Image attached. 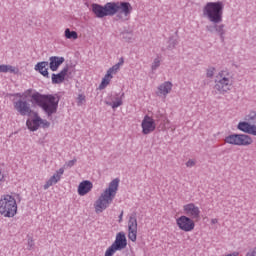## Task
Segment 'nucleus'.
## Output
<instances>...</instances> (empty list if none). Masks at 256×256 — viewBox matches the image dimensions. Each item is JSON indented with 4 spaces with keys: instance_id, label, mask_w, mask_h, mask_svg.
Returning a JSON list of instances; mask_svg holds the SVG:
<instances>
[{
    "instance_id": "72a5a7b5",
    "label": "nucleus",
    "mask_w": 256,
    "mask_h": 256,
    "mask_svg": "<svg viewBox=\"0 0 256 256\" xmlns=\"http://www.w3.org/2000/svg\"><path fill=\"white\" fill-rule=\"evenodd\" d=\"M256 119V112H250L246 117L245 121H248V123H251V121H255Z\"/></svg>"
},
{
    "instance_id": "393cba45",
    "label": "nucleus",
    "mask_w": 256,
    "mask_h": 256,
    "mask_svg": "<svg viewBox=\"0 0 256 256\" xmlns=\"http://www.w3.org/2000/svg\"><path fill=\"white\" fill-rule=\"evenodd\" d=\"M19 70L15 66L2 64L0 65V73H17Z\"/></svg>"
},
{
    "instance_id": "aec40b11",
    "label": "nucleus",
    "mask_w": 256,
    "mask_h": 256,
    "mask_svg": "<svg viewBox=\"0 0 256 256\" xmlns=\"http://www.w3.org/2000/svg\"><path fill=\"white\" fill-rule=\"evenodd\" d=\"M91 189H93V183L89 180H84L78 185V195L85 197L87 193H90Z\"/></svg>"
},
{
    "instance_id": "6ab92c4d",
    "label": "nucleus",
    "mask_w": 256,
    "mask_h": 256,
    "mask_svg": "<svg viewBox=\"0 0 256 256\" xmlns=\"http://www.w3.org/2000/svg\"><path fill=\"white\" fill-rule=\"evenodd\" d=\"M237 129L248 135H254L256 137V125L249 122H239Z\"/></svg>"
},
{
    "instance_id": "dca6fc26",
    "label": "nucleus",
    "mask_w": 256,
    "mask_h": 256,
    "mask_svg": "<svg viewBox=\"0 0 256 256\" xmlns=\"http://www.w3.org/2000/svg\"><path fill=\"white\" fill-rule=\"evenodd\" d=\"M63 173H65V168H60L59 170H57L50 177V179L46 181V183L43 186V189L47 191L49 187H53V185H57V183L61 181V176L63 175Z\"/></svg>"
},
{
    "instance_id": "cd10ccee",
    "label": "nucleus",
    "mask_w": 256,
    "mask_h": 256,
    "mask_svg": "<svg viewBox=\"0 0 256 256\" xmlns=\"http://www.w3.org/2000/svg\"><path fill=\"white\" fill-rule=\"evenodd\" d=\"M112 79H113V75L106 73L104 76V79H102L99 89H105V87H107V85L111 83Z\"/></svg>"
},
{
    "instance_id": "58836bf2",
    "label": "nucleus",
    "mask_w": 256,
    "mask_h": 256,
    "mask_svg": "<svg viewBox=\"0 0 256 256\" xmlns=\"http://www.w3.org/2000/svg\"><path fill=\"white\" fill-rule=\"evenodd\" d=\"M246 256H256V246L251 248L247 253Z\"/></svg>"
},
{
    "instance_id": "7ed1b4c3",
    "label": "nucleus",
    "mask_w": 256,
    "mask_h": 256,
    "mask_svg": "<svg viewBox=\"0 0 256 256\" xmlns=\"http://www.w3.org/2000/svg\"><path fill=\"white\" fill-rule=\"evenodd\" d=\"M225 4L221 1L207 2L202 8V14L210 23H223Z\"/></svg>"
},
{
    "instance_id": "c85d7f7f",
    "label": "nucleus",
    "mask_w": 256,
    "mask_h": 256,
    "mask_svg": "<svg viewBox=\"0 0 256 256\" xmlns=\"http://www.w3.org/2000/svg\"><path fill=\"white\" fill-rule=\"evenodd\" d=\"M16 96L23 98V99H29V97H31V99H33V89H28V90L24 91L22 94L17 93Z\"/></svg>"
},
{
    "instance_id": "423d86ee",
    "label": "nucleus",
    "mask_w": 256,
    "mask_h": 256,
    "mask_svg": "<svg viewBox=\"0 0 256 256\" xmlns=\"http://www.w3.org/2000/svg\"><path fill=\"white\" fill-rule=\"evenodd\" d=\"M112 17L116 15L117 21H129L133 6L129 2H111Z\"/></svg>"
},
{
    "instance_id": "4be33fe9",
    "label": "nucleus",
    "mask_w": 256,
    "mask_h": 256,
    "mask_svg": "<svg viewBox=\"0 0 256 256\" xmlns=\"http://www.w3.org/2000/svg\"><path fill=\"white\" fill-rule=\"evenodd\" d=\"M69 72V66L64 67L58 74H52V83L53 85H59L65 81V77Z\"/></svg>"
},
{
    "instance_id": "c9c22d12",
    "label": "nucleus",
    "mask_w": 256,
    "mask_h": 256,
    "mask_svg": "<svg viewBox=\"0 0 256 256\" xmlns=\"http://www.w3.org/2000/svg\"><path fill=\"white\" fill-rule=\"evenodd\" d=\"M177 45H179V41H177L176 39L170 38L168 47L170 49H175Z\"/></svg>"
},
{
    "instance_id": "5701e85b",
    "label": "nucleus",
    "mask_w": 256,
    "mask_h": 256,
    "mask_svg": "<svg viewBox=\"0 0 256 256\" xmlns=\"http://www.w3.org/2000/svg\"><path fill=\"white\" fill-rule=\"evenodd\" d=\"M63 63H65L64 57L51 56L49 58V67L52 71H57V69H59Z\"/></svg>"
},
{
    "instance_id": "6e6552de",
    "label": "nucleus",
    "mask_w": 256,
    "mask_h": 256,
    "mask_svg": "<svg viewBox=\"0 0 256 256\" xmlns=\"http://www.w3.org/2000/svg\"><path fill=\"white\" fill-rule=\"evenodd\" d=\"M112 9L111 2L106 3L104 6H101L100 4H92V13H94L98 19L112 17Z\"/></svg>"
},
{
    "instance_id": "ddd939ff",
    "label": "nucleus",
    "mask_w": 256,
    "mask_h": 256,
    "mask_svg": "<svg viewBox=\"0 0 256 256\" xmlns=\"http://www.w3.org/2000/svg\"><path fill=\"white\" fill-rule=\"evenodd\" d=\"M141 128H142V134L143 135H149L157 129V124L155 123V119L149 115H145L142 123H141Z\"/></svg>"
},
{
    "instance_id": "f8f14e48",
    "label": "nucleus",
    "mask_w": 256,
    "mask_h": 256,
    "mask_svg": "<svg viewBox=\"0 0 256 256\" xmlns=\"http://www.w3.org/2000/svg\"><path fill=\"white\" fill-rule=\"evenodd\" d=\"M137 214L133 213L129 216L128 220V239L135 243L137 241Z\"/></svg>"
},
{
    "instance_id": "bb28decb",
    "label": "nucleus",
    "mask_w": 256,
    "mask_h": 256,
    "mask_svg": "<svg viewBox=\"0 0 256 256\" xmlns=\"http://www.w3.org/2000/svg\"><path fill=\"white\" fill-rule=\"evenodd\" d=\"M123 97H125V93H122L120 98H117L115 102H107L106 104L112 107V109H117V107H121V105H123Z\"/></svg>"
},
{
    "instance_id": "20e7f679",
    "label": "nucleus",
    "mask_w": 256,
    "mask_h": 256,
    "mask_svg": "<svg viewBox=\"0 0 256 256\" xmlns=\"http://www.w3.org/2000/svg\"><path fill=\"white\" fill-rule=\"evenodd\" d=\"M214 89L220 95H225L233 89V74L231 71L225 69L218 72L215 79Z\"/></svg>"
},
{
    "instance_id": "412c9836",
    "label": "nucleus",
    "mask_w": 256,
    "mask_h": 256,
    "mask_svg": "<svg viewBox=\"0 0 256 256\" xmlns=\"http://www.w3.org/2000/svg\"><path fill=\"white\" fill-rule=\"evenodd\" d=\"M49 62L47 61H42V62H38L35 66H34V70L37 71L38 73H40V75H42L43 77H46V79H49Z\"/></svg>"
},
{
    "instance_id": "f3484780",
    "label": "nucleus",
    "mask_w": 256,
    "mask_h": 256,
    "mask_svg": "<svg viewBox=\"0 0 256 256\" xmlns=\"http://www.w3.org/2000/svg\"><path fill=\"white\" fill-rule=\"evenodd\" d=\"M111 246H113L117 251H123V249L127 247V238L125 237V233H118Z\"/></svg>"
},
{
    "instance_id": "c756f323",
    "label": "nucleus",
    "mask_w": 256,
    "mask_h": 256,
    "mask_svg": "<svg viewBox=\"0 0 256 256\" xmlns=\"http://www.w3.org/2000/svg\"><path fill=\"white\" fill-rule=\"evenodd\" d=\"M158 67H161V59L155 58L151 64V70L157 71Z\"/></svg>"
},
{
    "instance_id": "473e14b6",
    "label": "nucleus",
    "mask_w": 256,
    "mask_h": 256,
    "mask_svg": "<svg viewBox=\"0 0 256 256\" xmlns=\"http://www.w3.org/2000/svg\"><path fill=\"white\" fill-rule=\"evenodd\" d=\"M75 163H77V159L74 158L72 160H69L68 162H66L64 164V169H71V167H73L75 165Z\"/></svg>"
},
{
    "instance_id": "9d476101",
    "label": "nucleus",
    "mask_w": 256,
    "mask_h": 256,
    "mask_svg": "<svg viewBox=\"0 0 256 256\" xmlns=\"http://www.w3.org/2000/svg\"><path fill=\"white\" fill-rule=\"evenodd\" d=\"M183 211L186 217H189L193 221H199L201 219V209L195 203H188L183 206Z\"/></svg>"
},
{
    "instance_id": "e433bc0d",
    "label": "nucleus",
    "mask_w": 256,
    "mask_h": 256,
    "mask_svg": "<svg viewBox=\"0 0 256 256\" xmlns=\"http://www.w3.org/2000/svg\"><path fill=\"white\" fill-rule=\"evenodd\" d=\"M83 103H85V95L79 94L78 98H77L78 107H81V105H83Z\"/></svg>"
},
{
    "instance_id": "b1692460",
    "label": "nucleus",
    "mask_w": 256,
    "mask_h": 256,
    "mask_svg": "<svg viewBox=\"0 0 256 256\" xmlns=\"http://www.w3.org/2000/svg\"><path fill=\"white\" fill-rule=\"evenodd\" d=\"M123 63H125V61L121 58L117 64L108 69L107 73L112 76L117 75V72L121 69V65H123Z\"/></svg>"
},
{
    "instance_id": "f257e3e1",
    "label": "nucleus",
    "mask_w": 256,
    "mask_h": 256,
    "mask_svg": "<svg viewBox=\"0 0 256 256\" xmlns=\"http://www.w3.org/2000/svg\"><path fill=\"white\" fill-rule=\"evenodd\" d=\"M119 191V178L113 179L94 203L96 213H103L113 203Z\"/></svg>"
},
{
    "instance_id": "a878e982",
    "label": "nucleus",
    "mask_w": 256,
    "mask_h": 256,
    "mask_svg": "<svg viewBox=\"0 0 256 256\" xmlns=\"http://www.w3.org/2000/svg\"><path fill=\"white\" fill-rule=\"evenodd\" d=\"M64 36L66 39H73V41L79 39V34L76 31H71L69 28L65 29Z\"/></svg>"
},
{
    "instance_id": "9b49d317",
    "label": "nucleus",
    "mask_w": 256,
    "mask_h": 256,
    "mask_svg": "<svg viewBox=\"0 0 256 256\" xmlns=\"http://www.w3.org/2000/svg\"><path fill=\"white\" fill-rule=\"evenodd\" d=\"M26 125L30 131H37L39 127H43L44 129L49 128L51 123L36 115L32 120H27Z\"/></svg>"
},
{
    "instance_id": "a19ab883",
    "label": "nucleus",
    "mask_w": 256,
    "mask_h": 256,
    "mask_svg": "<svg viewBox=\"0 0 256 256\" xmlns=\"http://www.w3.org/2000/svg\"><path fill=\"white\" fill-rule=\"evenodd\" d=\"M122 221H123V211L119 215V223H121Z\"/></svg>"
},
{
    "instance_id": "0eeeda50",
    "label": "nucleus",
    "mask_w": 256,
    "mask_h": 256,
    "mask_svg": "<svg viewBox=\"0 0 256 256\" xmlns=\"http://www.w3.org/2000/svg\"><path fill=\"white\" fill-rule=\"evenodd\" d=\"M224 143L235 147H249L253 145V138L247 134H230L225 137Z\"/></svg>"
},
{
    "instance_id": "4468645a",
    "label": "nucleus",
    "mask_w": 256,
    "mask_h": 256,
    "mask_svg": "<svg viewBox=\"0 0 256 256\" xmlns=\"http://www.w3.org/2000/svg\"><path fill=\"white\" fill-rule=\"evenodd\" d=\"M14 109L19 113V115L26 116L31 115L33 110L31 109V104L27 100H17L14 102Z\"/></svg>"
},
{
    "instance_id": "2eb2a0df",
    "label": "nucleus",
    "mask_w": 256,
    "mask_h": 256,
    "mask_svg": "<svg viewBox=\"0 0 256 256\" xmlns=\"http://www.w3.org/2000/svg\"><path fill=\"white\" fill-rule=\"evenodd\" d=\"M209 33H217L220 37L221 41H225V35L227 34V30H225V24L220 23H212V26L206 27Z\"/></svg>"
},
{
    "instance_id": "ea45409f",
    "label": "nucleus",
    "mask_w": 256,
    "mask_h": 256,
    "mask_svg": "<svg viewBox=\"0 0 256 256\" xmlns=\"http://www.w3.org/2000/svg\"><path fill=\"white\" fill-rule=\"evenodd\" d=\"M211 223H212V225H215V224L219 223V220H217L216 218H213L211 220Z\"/></svg>"
},
{
    "instance_id": "4c0bfd02",
    "label": "nucleus",
    "mask_w": 256,
    "mask_h": 256,
    "mask_svg": "<svg viewBox=\"0 0 256 256\" xmlns=\"http://www.w3.org/2000/svg\"><path fill=\"white\" fill-rule=\"evenodd\" d=\"M196 163L194 159H190L186 162V167H195Z\"/></svg>"
},
{
    "instance_id": "f03ea898",
    "label": "nucleus",
    "mask_w": 256,
    "mask_h": 256,
    "mask_svg": "<svg viewBox=\"0 0 256 256\" xmlns=\"http://www.w3.org/2000/svg\"><path fill=\"white\" fill-rule=\"evenodd\" d=\"M59 96L57 94L43 95L39 92H34L32 95V103H35L44 111L47 117H51L57 113L59 109Z\"/></svg>"
},
{
    "instance_id": "7c9ffc66",
    "label": "nucleus",
    "mask_w": 256,
    "mask_h": 256,
    "mask_svg": "<svg viewBox=\"0 0 256 256\" xmlns=\"http://www.w3.org/2000/svg\"><path fill=\"white\" fill-rule=\"evenodd\" d=\"M117 251H118L117 248H115L113 246H110V247L107 248L104 256H114L115 253H117Z\"/></svg>"
},
{
    "instance_id": "1a4fd4ad",
    "label": "nucleus",
    "mask_w": 256,
    "mask_h": 256,
    "mask_svg": "<svg viewBox=\"0 0 256 256\" xmlns=\"http://www.w3.org/2000/svg\"><path fill=\"white\" fill-rule=\"evenodd\" d=\"M176 225L180 231L189 233L195 229V220L189 216L183 215L176 219Z\"/></svg>"
},
{
    "instance_id": "f704fd0d",
    "label": "nucleus",
    "mask_w": 256,
    "mask_h": 256,
    "mask_svg": "<svg viewBox=\"0 0 256 256\" xmlns=\"http://www.w3.org/2000/svg\"><path fill=\"white\" fill-rule=\"evenodd\" d=\"M27 249H28V251H32V249H35V241L33 240V238L28 239Z\"/></svg>"
},
{
    "instance_id": "39448f33",
    "label": "nucleus",
    "mask_w": 256,
    "mask_h": 256,
    "mask_svg": "<svg viewBox=\"0 0 256 256\" xmlns=\"http://www.w3.org/2000/svg\"><path fill=\"white\" fill-rule=\"evenodd\" d=\"M0 215L2 217H14L17 215V200L9 194H4L0 198Z\"/></svg>"
},
{
    "instance_id": "a211bd4d",
    "label": "nucleus",
    "mask_w": 256,
    "mask_h": 256,
    "mask_svg": "<svg viewBox=\"0 0 256 256\" xmlns=\"http://www.w3.org/2000/svg\"><path fill=\"white\" fill-rule=\"evenodd\" d=\"M172 89H173V83L169 81L163 82L158 86V91L156 92V95L158 97H164L165 99V97H167V95L171 93Z\"/></svg>"
},
{
    "instance_id": "79ce46f5",
    "label": "nucleus",
    "mask_w": 256,
    "mask_h": 256,
    "mask_svg": "<svg viewBox=\"0 0 256 256\" xmlns=\"http://www.w3.org/2000/svg\"><path fill=\"white\" fill-rule=\"evenodd\" d=\"M124 39H125L128 43H131V37L124 36Z\"/></svg>"
},
{
    "instance_id": "2f4dec72",
    "label": "nucleus",
    "mask_w": 256,
    "mask_h": 256,
    "mask_svg": "<svg viewBox=\"0 0 256 256\" xmlns=\"http://www.w3.org/2000/svg\"><path fill=\"white\" fill-rule=\"evenodd\" d=\"M214 75H215V67H210L206 70V77L208 79H213Z\"/></svg>"
}]
</instances>
